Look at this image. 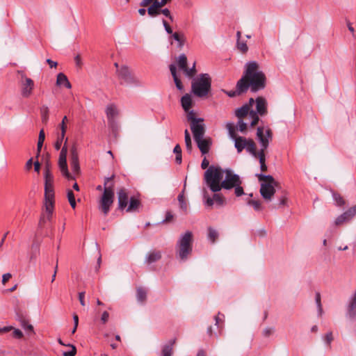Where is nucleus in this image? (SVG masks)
Instances as JSON below:
<instances>
[{
    "label": "nucleus",
    "mask_w": 356,
    "mask_h": 356,
    "mask_svg": "<svg viewBox=\"0 0 356 356\" xmlns=\"http://www.w3.org/2000/svg\"><path fill=\"white\" fill-rule=\"evenodd\" d=\"M346 316L350 321H356V290L350 297L346 307Z\"/></svg>",
    "instance_id": "nucleus-11"
},
{
    "label": "nucleus",
    "mask_w": 356,
    "mask_h": 356,
    "mask_svg": "<svg viewBox=\"0 0 356 356\" xmlns=\"http://www.w3.org/2000/svg\"><path fill=\"white\" fill-rule=\"evenodd\" d=\"M201 167L202 169H209V161L204 157V159L202 161Z\"/></svg>",
    "instance_id": "nucleus-60"
},
{
    "label": "nucleus",
    "mask_w": 356,
    "mask_h": 356,
    "mask_svg": "<svg viewBox=\"0 0 356 356\" xmlns=\"http://www.w3.org/2000/svg\"><path fill=\"white\" fill-rule=\"evenodd\" d=\"M114 177L112 175L110 177L105 178L104 181V190L102 196L99 200V209L106 216L109 211L110 207L113 204L114 201V184L111 181Z\"/></svg>",
    "instance_id": "nucleus-5"
},
{
    "label": "nucleus",
    "mask_w": 356,
    "mask_h": 356,
    "mask_svg": "<svg viewBox=\"0 0 356 356\" xmlns=\"http://www.w3.org/2000/svg\"><path fill=\"white\" fill-rule=\"evenodd\" d=\"M67 346L70 348V350L68 351H65L63 353V356H75L76 353V348L74 345L67 344Z\"/></svg>",
    "instance_id": "nucleus-47"
},
{
    "label": "nucleus",
    "mask_w": 356,
    "mask_h": 356,
    "mask_svg": "<svg viewBox=\"0 0 356 356\" xmlns=\"http://www.w3.org/2000/svg\"><path fill=\"white\" fill-rule=\"evenodd\" d=\"M67 199H68V201L69 202H72L73 201H75V197H74V193L72 190H68L67 191Z\"/></svg>",
    "instance_id": "nucleus-59"
},
{
    "label": "nucleus",
    "mask_w": 356,
    "mask_h": 356,
    "mask_svg": "<svg viewBox=\"0 0 356 356\" xmlns=\"http://www.w3.org/2000/svg\"><path fill=\"white\" fill-rule=\"evenodd\" d=\"M44 205L45 212L47 213L46 218L51 220L54 209L55 193L54 188V175L49 169H45L44 172Z\"/></svg>",
    "instance_id": "nucleus-3"
},
{
    "label": "nucleus",
    "mask_w": 356,
    "mask_h": 356,
    "mask_svg": "<svg viewBox=\"0 0 356 356\" xmlns=\"http://www.w3.org/2000/svg\"><path fill=\"white\" fill-rule=\"evenodd\" d=\"M178 66L180 70L184 72L185 69H186L187 66V58L185 54H181L178 58Z\"/></svg>",
    "instance_id": "nucleus-34"
},
{
    "label": "nucleus",
    "mask_w": 356,
    "mask_h": 356,
    "mask_svg": "<svg viewBox=\"0 0 356 356\" xmlns=\"http://www.w3.org/2000/svg\"><path fill=\"white\" fill-rule=\"evenodd\" d=\"M40 113L42 122L47 123L49 119V108L44 105L42 106L40 108Z\"/></svg>",
    "instance_id": "nucleus-39"
},
{
    "label": "nucleus",
    "mask_w": 356,
    "mask_h": 356,
    "mask_svg": "<svg viewBox=\"0 0 356 356\" xmlns=\"http://www.w3.org/2000/svg\"><path fill=\"white\" fill-rule=\"evenodd\" d=\"M349 220H351L356 216V205L350 208L344 212Z\"/></svg>",
    "instance_id": "nucleus-45"
},
{
    "label": "nucleus",
    "mask_w": 356,
    "mask_h": 356,
    "mask_svg": "<svg viewBox=\"0 0 356 356\" xmlns=\"http://www.w3.org/2000/svg\"><path fill=\"white\" fill-rule=\"evenodd\" d=\"M203 195L206 200L205 204L209 207H212L214 204V202L218 206H223L225 204V198L222 194L218 193V192L214 193L213 197H209L206 191L204 192Z\"/></svg>",
    "instance_id": "nucleus-12"
},
{
    "label": "nucleus",
    "mask_w": 356,
    "mask_h": 356,
    "mask_svg": "<svg viewBox=\"0 0 356 356\" xmlns=\"http://www.w3.org/2000/svg\"><path fill=\"white\" fill-rule=\"evenodd\" d=\"M332 197L337 206L341 207L345 204L343 198L339 194L333 193Z\"/></svg>",
    "instance_id": "nucleus-44"
},
{
    "label": "nucleus",
    "mask_w": 356,
    "mask_h": 356,
    "mask_svg": "<svg viewBox=\"0 0 356 356\" xmlns=\"http://www.w3.org/2000/svg\"><path fill=\"white\" fill-rule=\"evenodd\" d=\"M201 152L202 154H206L209 152L211 145L212 144L211 139L210 138H200L194 140Z\"/></svg>",
    "instance_id": "nucleus-16"
},
{
    "label": "nucleus",
    "mask_w": 356,
    "mask_h": 356,
    "mask_svg": "<svg viewBox=\"0 0 356 356\" xmlns=\"http://www.w3.org/2000/svg\"><path fill=\"white\" fill-rule=\"evenodd\" d=\"M161 259V252L158 250H152L148 252L145 259V263L150 265L159 261Z\"/></svg>",
    "instance_id": "nucleus-19"
},
{
    "label": "nucleus",
    "mask_w": 356,
    "mask_h": 356,
    "mask_svg": "<svg viewBox=\"0 0 356 356\" xmlns=\"http://www.w3.org/2000/svg\"><path fill=\"white\" fill-rule=\"evenodd\" d=\"M64 138L65 136H63L62 133H60V135L58 136V138L54 144V147L56 150H59L60 149Z\"/></svg>",
    "instance_id": "nucleus-49"
},
{
    "label": "nucleus",
    "mask_w": 356,
    "mask_h": 356,
    "mask_svg": "<svg viewBox=\"0 0 356 356\" xmlns=\"http://www.w3.org/2000/svg\"><path fill=\"white\" fill-rule=\"evenodd\" d=\"M175 339H170L162 346L161 356H172L173 346L175 343Z\"/></svg>",
    "instance_id": "nucleus-22"
},
{
    "label": "nucleus",
    "mask_w": 356,
    "mask_h": 356,
    "mask_svg": "<svg viewBox=\"0 0 356 356\" xmlns=\"http://www.w3.org/2000/svg\"><path fill=\"white\" fill-rule=\"evenodd\" d=\"M275 332V327H267L264 329L262 334L265 337H268L272 335Z\"/></svg>",
    "instance_id": "nucleus-50"
},
{
    "label": "nucleus",
    "mask_w": 356,
    "mask_h": 356,
    "mask_svg": "<svg viewBox=\"0 0 356 356\" xmlns=\"http://www.w3.org/2000/svg\"><path fill=\"white\" fill-rule=\"evenodd\" d=\"M140 204V201L135 197H131L129 200V204L127 209V212L136 211Z\"/></svg>",
    "instance_id": "nucleus-29"
},
{
    "label": "nucleus",
    "mask_w": 356,
    "mask_h": 356,
    "mask_svg": "<svg viewBox=\"0 0 356 356\" xmlns=\"http://www.w3.org/2000/svg\"><path fill=\"white\" fill-rule=\"evenodd\" d=\"M56 84L59 86H64L67 88H71L72 85L67 77L63 73H59L57 75Z\"/></svg>",
    "instance_id": "nucleus-26"
},
{
    "label": "nucleus",
    "mask_w": 356,
    "mask_h": 356,
    "mask_svg": "<svg viewBox=\"0 0 356 356\" xmlns=\"http://www.w3.org/2000/svg\"><path fill=\"white\" fill-rule=\"evenodd\" d=\"M170 0L155 1L147 8V13L151 17H156L160 14V8L165 6Z\"/></svg>",
    "instance_id": "nucleus-15"
},
{
    "label": "nucleus",
    "mask_w": 356,
    "mask_h": 356,
    "mask_svg": "<svg viewBox=\"0 0 356 356\" xmlns=\"http://www.w3.org/2000/svg\"><path fill=\"white\" fill-rule=\"evenodd\" d=\"M315 302H316V306L321 305V294L319 292L316 293Z\"/></svg>",
    "instance_id": "nucleus-64"
},
{
    "label": "nucleus",
    "mask_w": 356,
    "mask_h": 356,
    "mask_svg": "<svg viewBox=\"0 0 356 356\" xmlns=\"http://www.w3.org/2000/svg\"><path fill=\"white\" fill-rule=\"evenodd\" d=\"M170 70L171 74H172V76L173 77V79H174V81H175V83L176 85L177 88L179 90H183L184 86H183V85L181 83V80L178 78V76L177 75V68H176V66L174 64H171L170 65Z\"/></svg>",
    "instance_id": "nucleus-25"
},
{
    "label": "nucleus",
    "mask_w": 356,
    "mask_h": 356,
    "mask_svg": "<svg viewBox=\"0 0 356 356\" xmlns=\"http://www.w3.org/2000/svg\"><path fill=\"white\" fill-rule=\"evenodd\" d=\"M161 13H162L165 17H168L172 22L173 21V17L171 15L169 9H168V8H164V9L160 8V14Z\"/></svg>",
    "instance_id": "nucleus-55"
},
{
    "label": "nucleus",
    "mask_w": 356,
    "mask_h": 356,
    "mask_svg": "<svg viewBox=\"0 0 356 356\" xmlns=\"http://www.w3.org/2000/svg\"><path fill=\"white\" fill-rule=\"evenodd\" d=\"M203 121H197L191 124V129L193 135L194 140L204 137L205 134L204 124Z\"/></svg>",
    "instance_id": "nucleus-14"
},
{
    "label": "nucleus",
    "mask_w": 356,
    "mask_h": 356,
    "mask_svg": "<svg viewBox=\"0 0 356 356\" xmlns=\"http://www.w3.org/2000/svg\"><path fill=\"white\" fill-rule=\"evenodd\" d=\"M163 24L165 31L168 33H169V34L172 33V30L171 27L170 26V25L168 24V22L165 19H163Z\"/></svg>",
    "instance_id": "nucleus-57"
},
{
    "label": "nucleus",
    "mask_w": 356,
    "mask_h": 356,
    "mask_svg": "<svg viewBox=\"0 0 356 356\" xmlns=\"http://www.w3.org/2000/svg\"><path fill=\"white\" fill-rule=\"evenodd\" d=\"M247 204L252 206L256 211H261L264 209L260 201L258 200L248 199L247 200Z\"/></svg>",
    "instance_id": "nucleus-31"
},
{
    "label": "nucleus",
    "mask_w": 356,
    "mask_h": 356,
    "mask_svg": "<svg viewBox=\"0 0 356 356\" xmlns=\"http://www.w3.org/2000/svg\"><path fill=\"white\" fill-rule=\"evenodd\" d=\"M146 297H147V292L144 289L140 288V287L137 289L136 298H137L138 301L144 302L146 300Z\"/></svg>",
    "instance_id": "nucleus-38"
},
{
    "label": "nucleus",
    "mask_w": 356,
    "mask_h": 356,
    "mask_svg": "<svg viewBox=\"0 0 356 356\" xmlns=\"http://www.w3.org/2000/svg\"><path fill=\"white\" fill-rule=\"evenodd\" d=\"M246 151L250 154L252 156H256V154L258 153L256 148V144L254 141L249 138L248 140L247 146L245 147Z\"/></svg>",
    "instance_id": "nucleus-30"
},
{
    "label": "nucleus",
    "mask_w": 356,
    "mask_h": 356,
    "mask_svg": "<svg viewBox=\"0 0 356 356\" xmlns=\"http://www.w3.org/2000/svg\"><path fill=\"white\" fill-rule=\"evenodd\" d=\"M266 77L259 70L257 61H249L245 65V70L242 77L237 81L235 90L227 91L226 94L234 97L245 93L248 89L252 92H257L265 88Z\"/></svg>",
    "instance_id": "nucleus-2"
},
{
    "label": "nucleus",
    "mask_w": 356,
    "mask_h": 356,
    "mask_svg": "<svg viewBox=\"0 0 356 356\" xmlns=\"http://www.w3.org/2000/svg\"><path fill=\"white\" fill-rule=\"evenodd\" d=\"M226 128L230 138L234 140L235 138H238V136H236V128L232 122H227L226 124Z\"/></svg>",
    "instance_id": "nucleus-32"
},
{
    "label": "nucleus",
    "mask_w": 356,
    "mask_h": 356,
    "mask_svg": "<svg viewBox=\"0 0 356 356\" xmlns=\"http://www.w3.org/2000/svg\"><path fill=\"white\" fill-rule=\"evenodd\" d=\"M204 177L206 184L213 193L219 192L221 189L229 191L234 188L236 197L244 194L240 176L229 168L222 169L212 165L205 171Z\"/></svg>",
    "instance_id": "nucleus-1"
},
{
    "label": "nucleus",
    "mask_w": 356,
    "mask_h": 356,
    "mask_svg": "<svg viewBox=\"0 0 356 356\" xmlns=\"http://www.w3.org/2000/svg\"><path fill=\"white\" fill-rule=\"evenodd\" d=\"M193 250V233L186 231L181 234L176 244V252L178 258L186 261Z\"/></svg>",
    "instance_id": "nucleus-6"
},
{
    "label": "nucleus",
    "mask_w": 356,
    "mask_h": 356,
    "mask_svg": "<svg viewBox=\"0 0 356 356\" xmlns=\"http://www.w3.org/2000/svg\"><path fill=\"white\" fill-rule=\"evenodd\" d=\"M218 237V232L216 229H214L211 227H209L208 229V238L211 241V242L214 243Z\"/></svg>",
    "instance_id": "nucleus-41"
},
{
    "label": "nucleus",
    "mask_w": 356,
    "mask_h": 356,
    "mask_svg": "<svg viewBox=\"0 0 356 356\" xmlns=\"http://www.w3.org/2000/svg\"><path fill=\"white\" fill-rule=\"evenodd\" d=\"M13 334L14 337L17 339H20L23 336L22 332L19 329H14Z\"/></svg>",
    "instance_id": "nucleus-58"
},
{
    "label": "nucleus",
    "mask_w": 356,
    "mask_h": 356,
    "mask_svg": "<svg viewBox=\"0 0 356 356\" xmlns=\"http://www.w3.org/2000/svg\"><path fill=\"white\" fill-rule=\"evenodd\" d=\"M248 140V139L242 136H238L237 138H235L234 147L236 149L238 153H241L245 148L247 146Z\"/></svg>",
    "instance_id": "nucleus-23"
},
{
    "label": "nucleus",
    "mask_w": 356,
    "mask_h": 356,
    "mask_svg": "<svg viewBox=\"0 0 356 356\" xmlns=\"http://www.w3.org/2000/svg\"><path fill=\"white\" fill-rule=\"evenodd\" d=\"M275 186H276V184H261L260 193L264 200L267 201L271 200L272 197L275 193Z\"/></svg>",
    "instance_id": "nucleus-13"
},
{
    "label": "nucleus",
    "mask_w": 356,
    "mask_h": 356,
    "mask_svg": "<svg viewBox=\"0 0 356 356\" xmlns=\"http://www.w3.org/2000/svg\"><path fill=\"white\" fill-rule=\"evenodd\" d=\"M257 138L261 145V149L256 154L254 158H258L260 164L266 163V154L265 150L268 147L270 141L273 138V133L270 129H267L264 131L262 127H259L257 129Z\"/></svg>",
    "instance_id": "nucleus-7"
},
{
    "label": "nucleus",
    "mask_w": 356,
    "mask_h": 356,
    "mask_svg": "<svg viewBox=\"0 0 356 356\" xmlns=\"http://www.w3.org/2000/svg\"><path fill=\"white\" fill-rule=\"evenodd\" d=\"M186 115L187 120L191 122V124L197 121H204L202 118H195V113L193 110H188Z\"/></svg>",
    "instance_id": "nucleus-40"
},
{
    "label": "nucleus",
    "mask_w": 356,
    "mask_h": 356,
    "mask_svg": "<svg viewBox=\"0 0 356 356\" xmlns=\"http://www.w3.org/2000/svg\"><path fill=\"white\" fill-rule=\"evenodd\" d=\"M173 152L176 154L175 161L177 163L180 164L181 163V149L179 145H177L173 149Z\"/></svg>",
    "instance_id": "nucleus-42"
},
{
    "label": "nucleus",
    "mask_w": 356,
    "mask_h": 356,
    "mask_svg": "<svg viewBox=\"0 0 356 356\" xmlns=\"http://www.w3.org/2000/svg\"><path fill=\"white\" fill-rule=\"evenodd\" d=\"M185 187H186V184H184V188L183 191L178 195L177 200L179 202L180 209L184 212V213L186 214L187 211H188V204H187V202L186 201V199H185V197L184 195Z\"/></svg>",
    "instance_id": "nucleus-27"
},
{
    "label": "nucleus",
    "mask_w": 356,
    "mask_h": 356,
    "mask_svg": "<svg viewBox=\"0 0 356 356\" xmlns=\"http://www.w3.org/2000/svg\"><path fill=\"white\" fill-rule=\"evenodd\" d=\"M211 79L209 74H200L191 83V92L200 98L206 97L211 90Z\"/></svg>",
    "instance_id": "nucleus-4"
},
{
    "label": "nucleus",
    "mask_w": 356,
    "mask_h": 356,
    "mask_svg": "<svg viewBox=\"0 0 356 356\" xmlns=\"http://www.w3.org/2000/svg\"><path fill=\"white\" fill-rule=\"evenodd\" d=\"M238 129L242 133L245 132L247 129V124L243 120H239L238 122Z\"/></svg>",
    "instance_id": "nucleus-52"
},
{
    "label": "nucleus",
    "mask_w": 356,
    "mask_h": 356,
    "mask_svg": "<svg viewBox=\"0 0 356 356\" xmlns=\"http://www.w3.org/2000/svg\"><path fill=\"white\" fill-rule=\"evenodd\" d=\"M118 209L120 210L124 209L128 204L129 197L128 193L126 190L124 188H121L118 192Z\"/></svg>",
    "instance_id": "nucleus-17"
},
{
    "label": "nucleus",
    "mask_w": 356,
    "mask_h": 356,
    "mask_svg": "<svg viewBox=\"0 0 356 356\" xmlns=\"http://www.w3.org/2000/svg\"><path fill=\"white\" fill-rule=\"evenodd\" d=\"M20 84L22 96L25 98L30 97L34 88V81L31 78L22 74Z\"/></svg>",
    "instance_id": "nucleus-10"
},
{
    "label": "nucleus",
    "mask_w": 356,
    "mask_h": 356,
    "mask_svg": "<svg viewBox=\"0 0 356 356\" xmlns=\"http://www.w3.org/2000/svg\"><path fill=\"white\" fill-rule=\"evenodd\" d=\"M118 79L122 81V83L129 86L140 87L143 83L134 76L129 68L126 65H121L117 70Z\"/></svg>",
    "instance_id": "nucleus-8"
},
{
    "label": "nucleus",
    "mask_w": 356,
    "mask_h": 356,
    "mask_svg": "<svg viewBox=\"0 0 356 356\" xmlns=\"http://www.w3.org/2000/svg\"><path fill=\"white\" fill-rule=\"evenodd\" d=\"M17 320L20 322L21 326L27 331L33 332V327L29 324L26 316L21 313H17Z\"/></svg>",
    "instance_id": "nucleus-24"
},
{
    "label": "nucleus",
    "mask_w": 356,
    "mask_h": 356,
    "mask_svg": "<svg viewBox=\"0 0 356 356\" xmlns=\"http://www.w3.org/2000/svg\"><path fill=\"white\" fill-rule=\"evenodd\" d=\"M11 277H12V275L9 273L3 274V276H2V283H3V284H5Z\"/></svg>",
    "instance_id": "nucleus-61"
},
{
    "label": "nucleus",
    "mask_w": 356,
    "mask_h": 356,
    "mask_svg": "<svg viewBox=\"0 0 356 356\" xmlns=\"http://www.w3.org/2000/svg\"><path fill=\"white\" fill-rule=\"evenodd\" d=\"M248 113H249V106L248 105H244V106L237 108L235 114L238 118H243V117L246 116L248 114Z\"/></svg>",
    "instance_id": "nucleus-33"
},
{
    "label": "nucleus",
    "mask_w": 356,
    "mask_h": 356,
    "mask_svg": "<svg viewBox=\"0 0 356 356\" xmlns=\"http://www.w3.org/2000/svg\"><path fill=\"white\" fill-rule=\"evenodd\" d=\"M333 340V335H332V332H327L325 337H324V341L327 344V345H330L331 343V342Z\"/></svg>",
    "instance_id": "nucleus-56"
},
{
    "label": "nucleus",
    "mask_w": 356,
    "mask_h": 356,
    "mask_svg": "<svg viewBox=\"0 0 356 356\" xmlns=\"http://www.w3.org/2000/svg\"><path fill=\"white\" fill-rule=\"evenodd\" d=\"M256 112L260 115H264L266 113V102L262 97H257L256 99Z\"/></svg>",
    "instance_id": "nucleus-21"
},
{
    "label": "nucleus",
    "mask_w": 356,
    "mask_h": 356,
    "mask_svg": "<svg viewBox=\"0 0 356 356\" xmlns=\"http://www.w3.org/2000/svg\"><path fill=\"white\" fill-rule=\"evenodd\" d=\"M106 114L108 119V123H113L114 120L118 115V111L116 106L111 104L106 106Z\"/></svg>",
    "instance_id": "nucleus-20"
},
{
    "label": "nucleus",
    "mask_w": 356,
    "mask_h": 356,
    "mask_svg": "<svg viewBox=\"0 0 356 356\" xmlns=\"http://www.w3.org/2000/svg\"><path fill=\"white\" fill-rule=\"evenodd\" d=\"M184 139H185L186 150L191 153L192 151V149H193L191 138V135L187 129H186L184 131Z\"/></svg>",
    "instance_id": "nucleus-36"
},
{
    "label": "nucleus",
    "mask_w": 356,
    "mask_h": 356,
    "mask_svg": "<svg viewBox=\"0 0 356 356\" xmlns=\"http://www.w3.org/2000/svg\"><path fill=\"white\" fill-rule=\"evenodd\" d=\"M108 319H109V314L108 312L104 311L101 316V318H100L101 323L102 324H106L108 322Z\"/></svg>",
    "instance_id": "nucleus-53"
},
{
    "label": "nucleus",
    "mask_w": 356,
    "mask_h": 356,
    "mask_svg": "<svg viewBox=\"0 0 356 356\" xmlns=\"http://www.w3.org/2000/svg\"><path fill=\"white\" fill-rule=\"evenodd\" d=\"M184 72L185 73L186 76L188 77L193 76L196 73L195 63H193L192 67L188 68L187 67L186 69H185Z\"/></svg>",
    "instance_id": "nucleus-46"
},
{
    "label": "nucleus",
    "mask_w": 356,
    "mask_h": 356,
    "mask_svg": "<svg viewBox=\"0 0 356 356\" xmlns=\"http://www.w3.org/2000/svg\"><path fill=\"white\" fill-rule=\"evenodd\" d=\"M173 218V215L172 214V213L170 211H167L166 212V215H165V219L163 220V222H169Z\"/></svg>",
    "instance_id": "nucleus-63"
},
{
    "label": "nucleus",
    "mask_w": 356,
    "mask_h": 356,
    "mask_svg": "<svg viewBox=\"0 0 356 356\" xmlns=\"http://www.w3.org/2000/svg\"><path fill=\"white\" fill-rule=\"evenodd\" d=\"M171 34H172V37L174 38V40H175L176 41H177L179 42V46L182 47L184 45V41L181 40L179 34L177 33H172Z\"/></svg>",
    "instance_id": "nucleus-54"
},
{
    "label": "nucleus",
    "mask_w": 356,
    "mask_h": 356,
    "mask_svg": "<svg viewBox=\"0 0 356 356\" xmlns=\"http://www.w3.org/2000/svg\"><path fill=\"white\" fill-rule=\"evenodd\" d=\"M84 298H85V292H80L79 293V300L80 304L82 306H85Z\"/></svg>",
    "instance_id": "nucleus-62"
},
{
    "label": "nucleus",
    "mask_w": 356,
    "mask_h": 356,
    "mask_svg": "<svg viewBox=\"0 0 356 356\" xmlns=\"http://www.w3.org/2000/svg\"><path fill=\"white\" fill-rule=\"evenodd\" d=\"M67 121V116H64L61 123L60 124V133H62L63 136H65L67 126H66V122Z\"/></svg>",
    "instance_id": "nucleus-48"
},
{
    "label": "nucleus",
    "mask_w": 356,
    "mask_h": 356,
    "mask_svg": "<svg viewBox=\"0 0 356 356\" xmlns=\"http://www.w3.org/2000/svg\"><path fill=\"white\" fill-rule=\"evenodd\" d=\"M70 154L72 168L74 172L78 171L79 170V156L75 144L71 148Z\"/></svg>",
    "instance_id": "nucleus-18"
},
{
    "label": "nucleus",
    "mask_w": 356,
    "mask_h": 356,
    "mask_svg": "<svg viewBox=\"0 0 356 356\" xmlns=\"http://www.w3.org/2000/svg\"><path fill=\"white\" fill-rule=\"evenodd\" d=\"M348 221L350 220L343 213L336 218L334 221V225L339 226Z\"/></svg>",
    "instance_id": "nucleus-43"
},
{
    "label": "nucleus",
    "mask_w": 356,
    "mask_h": 356,
    "mask_svg": "<svg viewBox=\"0 0 356 356\" xmlns=\"http://www.w3.org/2000/svg\"><path fill=\"white\" fill-rule=\"evenodd\" d=\"M237 47L238 49L243 53H245L248 51V48L247 44L245 42L237 41Z\"/></svg>",
    "instance_id": "nucleus-51"
},
{
    "label": "nucleus",
    "mask_w": 356,
    "mask_h": 356,
    "mask_svg": "<svg viewBox=\"0 0 356 356\" xmlns=\"http://www.w3.org/2000/svg\"><path fill=\"white\" fill-rule=\"evenodd\" d=\"M44 139H45L44 131L43 129H41L39 133L38 141V145H37L38 155H39L40 153Z\"/></svg>",
    "instance_id": "nucleus-35"
},
{
    "label": "nucleus",
    "mask_w": 356,
    "mask_h": 356,
    "mask_svg": "<svg viewBox=\"0 0 356 356\" xmlns=\"http://www.w3.org/2000/svg\"><path fill=\"white\" fill-rule=\"evenodd\" d=\"M259 181H265L266 184H277L276 181L271 175H265L263 174L257 175Z\"/></svg>",
    "instance_id": "nucleus-37"
},
{
    "label": "nucleus",
    "mask_w": 356,
    "mask_h": 356,
    "mask_svg": "<svg viewBox=\"0 0 356 356\" xmlns=\"http://www.w3.org/2000/svg\"><path fill=\"white\" fill-rule=\"evenodd\" d=\"M181 104L183 109L186 112H188V111L190 109V108L192 106V99H191V96L188 94L184 95L181 98Z\"/></svg>",
    "instance_id": "nucleus-28"
},
{
    "label": "nucleus",
    "mask_w": 356,
    "mask_h": 356,
    "mask_svg": "<svg viewBox=\"0 0 356 356\" xmlns=\"http://www.w3.org/2000/svg\"><path fill=\"white\" fill-rule=\"evenodd\" d=\"M67 138L65 139L64 146L62 147L58 159V166L63 176L67 179H74V177L70 174L67 165V147L66 145Z\"/></svg>",
    "instance_id": "nucleus-9"
}]
</instances>
